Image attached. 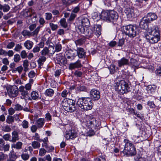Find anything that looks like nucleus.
<instances>
[{
    "mask_svg": "<svg viewBox=\"0 0 161 161\" xmlns=\"http://www.w3.org/2000/svg\"><path fill=\"white\" fill-rule=\"evenodd\" d=\"M114 87L115 91L120 94L126 93L130 89L128 84L123 80L115 83Z\"/></svg>",
    "mask_w": 161,
    "mask_h": 161,
    "instance_id": "nucleus-1",
    "label": "nucleus"
},
{
    "mask_svg": "<svg viewBox=\"0 0 161 161\" xmlns=\"http://www.w3.org/2000/svg\"><path fill=\"white\" fill-rule=\"evenodd\" d=\"M101 18L107 21L111 22L112 20H116L118 18L117 13L113 10H103L101 14Z\"/></svg>",
    "mask_w": 161,
    "mask_h": 161,
    "instance_id": "nucleus-2",
    "label": "nucleus"
},
{
    "mask_svg": "<svg viewBox=\"0 0 161 161\" xmlns=\"http://www.w3.org/2000/svg\"><path fill=\"white\" fill-rule=\"evenodd\" d=\"M77 104L85 110H91L92 107V100L89 97H81L78 99Z\"/></svg>",
    "mask_w": 161,
    "mask_h": 161,
    "instance_id": "nucleus-3",
    "label": "nucleus"
},
{
    "mask_svg": "<svg viewBox=\"0 0 161 161\" xmlns=\"http://www.w3.org/2000/svg\"><path fill=\"white\" fill-rule=\"evenodd\" d=\"M124 142L125 143L123 151L124 154L128 156H132L136 154V148L133 144L126 139H125Z\"/></svg>",
    "mask_w": 161,
    "mask_h": 161,
    "instance_id": "nucleus-4",
    "label": "nucleus"
},
{
    "mask_svg": "<svg viewBox=\"0 0 161 161\" xmlns=\"http://www.w3.org/2000/svg\"><path fill=\"white\" fill-rule=\"evenodd\" d=\"M62 105L64 108L68 112H72L76 110L75 102L71 99H64L62 101Z\"/></svg>",
    "mask_w": 161,
    "mask_h": 161,
    "instance_id": "nucleus-5",
    "label": "nucleus"
},
{
    "mask_svg": "<svg viewBox=\"0 0 161 161\" xmlns=\"http://www.w3.org/2000/svg\"><path fill=\"white\" fill-rule=\"evenodd\" d=\"M123 33L130 38H133L137 34L136 27L131 25H126L125 27Z\"/></svg>",
    "mask_w": 161,
    "mask_h": 161,
    "instance_id": "nucleus-6",
    "label": "nucleus"
},
{
    "mask_svg": "<svg viewBox=\"0 0 161 161\" xmlns=\"http://www.w3.org/2000/svg\"><path fill=\"white\" fill-rule=\"evenodd\" d=\"M145 35L160 36L158 26L156 25H152L148 28Z\"/></svg>",
    "mask_w": 161,
    "mask_h": 161,
    "instance_id": "nucleus-7",
    "label": "nucleus"
},
{
    "mask_svg": "<svg viewBox=\"0 0 161 161\" xmlns=\"http://www.w3.org/2000/svg\"><path fill=\"white\" fill-rule=\"evenodd\" d=\"M100 125V122L94 117H90L87 121V126L91 129H96V128L99 126Z\"/></svg>",
    "mask_w": 161,
    "mask_h": 161,
    "instance_id": "nucleus-8",
    "label": "nucleus"
},
{
    "mask_svg": "<svg viewBox=\"0 0 161 161\" xmlns=\"http://www.w3.org/2000/svg\"><path fill=\"white\" fill-rule=\"evenodd\" d=\"M8 95L10 97H14L18 95V87L15 86H12L7 88Z\"/></svg>",
    "mask_w": 161,
    "mask_h": 161,
    "instance_id": "nucleus-9",
    "label": "nucleus"
},
{
    "mask_svg": "<svg viewBox=\"0 0 161 161\" xmlns=\"http://www.w3.org/2000/svg\"><path fill=\"white\" fill-rule=\"evenodd\" d=\"M77 136V133L74 130H69L65 133L64 137L67 140L73 139Z\"/></svg>",
    "mask_w": 161,
    "mask_h": 161,
    "instance_id": "nucleus-10",
    "label": "nucleus"
},
{
    "mask_svg": "<svg viewBox=\"0 0 161 161\" xmlns=\"http://www.w3.org/2000/svg\"><path fill=\"white\" fill-rule=\"evenodd\" d=\"M145 37L147 41L151 44L157 43L160 39V36L145 35Z\"/></svg>",
    "mask_w": 161,
    "mask_h": 161,
    "instance_id": "nucleus-11",
    "label": "nucleus"
},
{
    "mask_svg": "<svg viewBox=\"0 0 161 161\" xmlns=\"http://www.w3.org/2000/svg\"><path fill=\"white\" fill-rule=\"evenodd\" d=\"M90 95L91 98L94 100H98L100 97V93L97 90L92 89L90 92Z\"/></svg>",
    "mask_w": 161,
    "mask_h": 161,
    "instance_id": "nucleus-12",
    "label": "nucleus"
},
{
    "mask_svg": "<svg viewBox=\"0 0 161 161\" xmlns=\"http://www.w3.org/2000/svg\"><path fill=\"white\" fill-rule=\"evenodd\" d=\"M76 56L75 54L71 50L66 51L64 54L65 58L71 60L74 59Z\"/></svg>",
    "mask_w": 161,
    "mask_h": 161,
    "instance_id": "nucleus-13",
    "label": "nucleus"
},
{
    "mask_svg": "<svg viewBox=\"0 0 161 161\" xmlns=\"http://www.w3.org/2000/svg\"><path fill=\"white\" fill-rule=\"evenodd\" d=\"M23 13L24 16L25 17H31L35 14L34 10L31 8L25 10Z\"/></svg>",
    "mask_w": 161,
    "mask_h": 161,
    "instance_id": "nucleus-14",
    "label": "nucleus"
},
{
    "mask_svg": "<svg viewBox=\"0 0 161 161\" xmlns=\"http://www.w3.org/2000/svg\"><path fill=\"white\" fill-rule=\"evenodd\" d=\"M82 64L79 60H78L75 62L70 63L69 66V69L72 70L75 68H80L82 66Z\"/></svg>",
    "mask_w": 161,
    "mask_h": 161,
    "instance_id": "nucleus-15",
    "label": "nucleus"
},
{
    "mask_svg": "<svg viewBox=\"0 0 161 161\" xmlns=\"http://www.w3.org/2000/svg\"><path fill=\"white\" fill-rule=\"evenodd\" d=\"M134 11V9L130 8H127L125 11L128 18L129 19L135 17Z\"/></svg>",
    "mask_w": 161,
    "mask_h": 161,
    "instance_id": "nucleus-16",
    "label": "nucleus"
},
{
    "mask_svg": "<svg viewBox=\"0 0 161 161\" xmlns=\"http://www.w3.org/2000/svg\"><path fill=\"white\" fill-rule=\"evenodd\" d=\"M149 23V22L145 17H144L140 22V27L143 29H146L148 27V24Z\"/></svg>",
    "mask_w": 161,
    "mask_h": 161,
    "instance_id": "nucleus-17",
    "label": "nucleus"
},
{
    "mask_svg": "<svg viewBox=\"0 0 161 161\" xmlns=\"http://www.w3.org/2000/svg\"><path fill=\"white\" fill-rule=\"evenodd\" d=\"M145 17L150 23L151 21H152L154 20H156L158 17L154 13H149L147 14V16Z\"/></svg>",
    "mask_w": 161,
    "mask_h": 161,
    "instance_id": "nucleus-18",
    "label": "nucleus"
},
{
    "mask_svg": "<svg viewBox=\"0 0 161 161\" xmlns=\"http://www.w3.org/2000/svg\"><path fill=\"white\" fill-rule=\"evenodd\" d=\"M19 133L16 130H14L12 133V139L9 141L15 142L19 140Z\"/></svg>",
    "mask_w": 161,
    "mask_h": 161,
    "instance_id": "nucleus-19",
    "label": "nucleus"
},
{
    "mask_svg": "<svg viewBox=\"0 0 161 161\" xmlns=\"http://www.w3.org/2000/svg\"><path fill=\"white\" fill-rule=\"evenodd\" d=\"M80 23L81 26L83 27H86V28L88 27L90 24V22L88 19L87 18L82 17L80 20Z\"/></svg>",
    "mask_w": 161,
    "mask_h": 161,
    "instance_id": "nucleus-20",
    "label": "nucleus"
},
{
    "mask_svg": "<svg viewBox=\"0 0 161 161\" xmlns=\"http://www.w3.org/2000/svg\"><path fill=\"white\" fill-rule=\"evenodd\" d=\"M19 91L20 92V94L23 97V98H25L29 93L28 91L25 88L24 86H20L19 88Z\"/></svg>",
    "mask_w": 161,
    "mask_h": 161,
    "instance_id": "nucleus-21",
    "label": "nucleus"
},
{
    "mask_svg": "<svg viewBox=\"0 0 161 161\" xmlns=\"http://www.w3.org/2000/svg\"><path fill=\"white\" fill-rule=\"evenodd\" d=\"M118 63V66L119 67H121L124 65H127L129 64V60L125 58H123L119 60Z\"/></svg>",
    "mask_w": 161,
    "mask_h": 161,
    "instance_id": "nucleus-22",
    "label": "nucleus"
},
{
    "mask_svg": "<svg viewBox=\"0 0 161 161\" xmlns=\"http://www.w3.org/2000/svg\"><path fill=\"white\" fill-rule=\"evenodd\" d=\"M45 120L44 118H40L36 121V123L38 128H42L45 123Z\"/></svg>",
    "mask_w": 161,
    "mask_h": 161,
    "instance_id": "nucleus-23",
    "label": "nucleus"
},
{
    "mask_svg": "<svg viewBox=\"0 0 161 161\" xmlns=\"http://www.w3.org/2000/svg\"><path fill=\"white\" fill-rule=\"evenodd\" d=\"M77 55L80 58H82L86 55V52L83 48L81 47L78 48L77 49Z\"/></svg>",
    "mask_w": 161,
    "mask_h": 161,
    "instance_id": "nucleus-24",
    "label": "nucleus"
},
{
    "mask_svg": "<svg viewBox=\"0 0 161 161\" xmlns=\"http://www.w3.org/2000/svg\"><path fill=\"white\" fill-rule=\"evenodd\" d=\"M49 49L52 50V52L51 53L53 54L55 52H58L60 51L62 49L61 45L59 43L56 44L55 46V50H54V47L51 46L49 47Z\"/></svg>",
    "mask_w": 161,
    "mask_h": 161,
    "instance_id": "nucleus-25",
    "label": "nucleus"
},
{
    "mask_svg": "<svg viewBox=\"0 0 161 161\" xmlns=\"http://www.w3.org/2000/svg\"><path fill=\"white\" fill-rule=\"evenodd\" d=\"M33 44V42L32 41L30 40H27L24 43V46L26 48L30 50L32 48Z\"/></svg>",
    "mask_w": 161,
    "mask_h": 161,
    "instance_id": "nucleus-26",
    "label": "nucleus"
},
{
    "mask_svg": "<svg viewBox=\"0 0 161 161\" xmlns=\"http://www.w3.org/2000/svg\"><path fill=\"white\" fill-rule=\"evenodd\" d=\"M23 144L21 142H18L15 144H13L11 147L12 148H15L17 150H20L22 148Z\"/></svg>",
    "mask_w": 161,
    "mask_h": 161,
    "instance_id": "nucleus-27",
    "label": "nucleus"
},
{
    "mask_svg": "<svg viewBox=\"0 0 161 161\" xmlns=\"http://www.w3.org/2000/svg\"><path fill=\"white\" fill-rule=\"evenodd\" d=\"M154 86L152 85H148L147 88V93L149 94H153L155 92Z\"/></svg>",
    "mask_w": 161,
    "mask_h": 161,
    "instance_id": "nucleus-28",
    "label": "nucleus"
},
{
    "mask_svg": "<svg viewBox=\"0 0 161 161\" xmlns=\"http://www.w3.org/2000/svg\"><path fill=\"white\" fill-rule=\"evenodd\" d=\"M10 9V7L8 4L2 5L0 4V10H3L4 12H8Z\"/></svg>",
    "mask_w": 161,
    "mask_h": 161,
    "instance_id": "nucleus-29",
    "label": "nucleus"
},
{
    "mask_svg": "<svg viewBox=\"0 0 161 161\" xmlns=\"http://www.w3.org/2000/svg\"><path fill=\"white\" fill-rule=\"evenodd\" d=\"M76 90L77 92H85L86 91V88L85 86L82 85H78V86L76 88Z\"/></svg>",
    "mask_w": 161,
    "mask_h": 161,
    "instance_id": "nucleus-30",
    "label": "nucleus"
},
{
    "mask_svg": "<svg viewBox=\"0 0 161 161\" xmlns=\"http://www.w3.org/2000/svg\"><path fill=\"white\" fill-rule=\"evenodd\" d=\"M9 157L11 160H14L17 158V156L13 150H11L9 153Z\"/></svg>",
    "mask_w": 161,
    "mask_h": 161,
    "instance_id": "nucleus-31",
    "label": "nucleus"
},
{
    "mask_svg": "<svg viewBox=\"0 0 161 161\" xmlns=\"http://www.w3.org/2000/svg\"><path fill=\"white\" fill-rule=\"evenodd\" d=\"M31 96L32 99L36 100L38 98L39 94L37 92L33 91L31 93Z\"/></svg>",
    "mask_w": 161,
    "mask_h": 161,
    "instance_id": "nucleus-32",
    "label": "nucleus"
},
{
    "mask_svg": "<svg viewBox=\"0 0 161 161\" xmlns=\"http://www.w3.org/2000/svg\"><path fill=\"white\" fill-rule=\"evenodd\" d=\"M60 25L64 28H66L68 27V24L65 19H62L59 21Z\"/></svg>",
    "mask_w": 161,
    "mask_h": 161,
    "instance_id": "nucleus-33",
    "label": "nucleus"
},
{
    "mask_svg": "<svg viewBox=\"0 0 161 161\" xmlns=\"http://www.w3.org/2000/svg\"><path fill=\"white\" fill-rule=\"evenodd\" d=\"M54 93V91L52 89H49L46 90L45 94L46 96L52 97Z\"/></svg>",
    "mask_w": 161,
    "mask_h": 161,
    "instance_id": "nucleus-34",
    "label": "nucleus"
},
{
    "mask_svg": "<svg viewBox=\"0 0 161 161\" xmlns=\"http://www.w3.org/2000/svg\"><path fill=\"white\" fill-rule=\"evenodd\" d=\"M83 29L84 30V33L86 36L89 37L92 36V31L90 29L86 28L85 30V29L83 28Z\"/></svg>",
    "mask_w": 161,
    "mask_h": 161,
    "instance_id": "nucleus-35",
    "label": "nucleus"
},
{
    "mask_svg": "<svg viewBox=\"0 0 161 161\" xmlns=\"http://www.w3.org/2000/svg\"><path fill=\"white\" fill-rule=\"evenodd\" d=\"M31 145L34 149L38 148L40 147V144L37 141H34L31 142Z\"/></svg>",
    "mask_w": 161,
    "mask_h": 161,
    "instance_id": "nucleus-36",
    "label": "nucleus"
},
{
    "mask_svg": "<svg viewBox=\"0 0 161 161\" xmlns=\"http://www.w3.org/2000/svg\"><path fill=\"white\" fill-rule=\"evenodd\" d=\"M29 157L30 155L27 153H22L21 154V158L24 161L28 160L29 159Z\"/></svg>",
    "mask_w": 161,
    "mask_h": 161,
    "instance_id": "nucleus-37",
    "label": "nucleus"
},
{
    "mask_svg": "<svg viewBox=\"0 0 161 161\" xmlns=\"http://www.w3.org/2000/svg\"><path fill=\"white\" fill-rule=\"evenodd\" d=\"M116 68L117 69V67H116L114 65L111 64L108 67L110 73L112 74H114L115 72Z\"/></svg>",
    "mask_w": 161,
    "mask_h": 161,
    "instance_id": "nucleus-38",
    "label": "nucleus"
},
{
    "mask_svg": "<svg viewBox=\"0 0 161 161\" xmlns=\"http://www.w3.org/2000/svg\"><path fill=\"white\" fill-rule=\"evenodd\" d=\"M21 125L24 129H27L29 128V123L26 120H24L22 122Z\"/></svg>",
    "mask_w": 161,
    "mask_h": 161,
    "instance_id": "nucleus-39",
    "label": "nucleus"
},
{
    "mask_svg": "<svg viewBox=\"0 0 161 161\" xmlns=\"http://www.w3.org/2000/svg\"><path fill=\"white\" fill-rule=\"evenodd\" d=\"M51 49L49 50L47 47H45L41 52V54L43 56H45L48 54L49 51H50Z\"/></svg>",
    "mask_w": 161,
    "mask_h": 161,
    "instance_id": "nucleus-40",
    "label": "nucleus"
},
{
    "mask_svg": "<svg viewBox=\"0 0 161 161\" xmlns=\"http://www.w3.org/2000/svg\"><path fill=\"white\" fill-rule=\"evenodd\" d=\"M85 42V39L84 38H81L76 40L75 43L76 45H81Z\"/></svg>",
    "mask_w": 161,
    "mask_h": 161,
    "instance_id": "nucleus-41",
    "label": "nucleus"
},
{
    "mask_svg": "<svg viewBox=\"0 0 161 161\" xmlns=\"http://www.w3.org/2000/svg\"><path fill=\"white\" fill-rule=\"evenodd\" d=\"M46 58L45 57L43 56L40 57L37 60L38 63L41 65H42L43 63L46 61Z\"/></svg>",
    "mask_w": 161,
    "mask_h": 161,
    "instance_id": "nucleus-42",
    "label": "nucleus"
},
{
    "mask_svg": "<svg viewBox=\"0 0 161 161\" xmlns=\"http://www.w3.org/2000/svg\"><path fill=\"white\" fill-rule=\"evenodd\" d=\"M130 63L132 65L134 66L137 67L138 66V63L137 61L133 58L130 59Z\"/></svg>",
    "mask_w": 161,
    "mask_h": 161,
    "instance_id": "nucleus-43",
    "label": "nucleus"
},
{
    "mask_svg": "<svg viewBox=\"0 0 161 161\" xmlns=\"http://www.w3.org/2000/svg\"><path fill=\"white\" fill-rule=\"evenodd\" d=\"M6 121L8 124L14 122V117L12 116H8L7 118Z\"/></svg>",
    "mask_w": 161,
    "mask_h": 161,
    "instance_id": "nucleus-44",
    "label": "nucleus"
},
{
    "mask_svg": "<svg viewBox=\"0 0 161 161\" xmlns=\"http://www.w3.org/2000/svg\"><path fill=\"white\" fill-rule=\"evenodd\" d=\"M2 130L5 132H10L11 130L10 127L8 125H6L2 127Z\"/></svg>",
    "mask_w": 161,
    "mask_h": 161,
    "instance_id": "nucleus-45",
    "label": "nucleus"
},
{
    "mask_svg": "<svg viewBox=\"0 0 161 161\" xmlns=\"http://www.w3.org/2000/svg\"><path fill=\"white\" fill-rule=\"evenodd\" d=\"M23 69V67L20 66L14 69L13 71L14 72H15L17 71L19 74H20L22 72Z\"/></svg>",
    "mask_w": 161,
    "mask_h": 161,
    "instance_id": "nucleus-46",
    "label": "nucleus"
},
{
    "mask_svg": "<svg viewBox=\"0 0 161 161\" xmlns=\"http://www.w3.org/2000/svg\"><path fill=\"white\" fill-rule=\"evenodd\" d=\"M47 149L48 152H52L54 150V147L53 146H49L47 144L43 146Z\"/></svg>",
    "mask_w": 161,
    "mask_h": 161,
    "instance_id": "nucleus-47",
    "label": "nucleus"
},
{
    "mask_svg": "<svg viewBox=\"0 0 161 161\" xmlns=\"http://www.w3.org/2000/svg\"><path fill=\"white\" fill-rule=\"evenodd\" d=\"M21 34L25 36H30L31 35V33L29 31L26 30L23 31L21 32Z\"/></svg>",
    "mask_w": 161,
    "mask_h": 161,
    "instance_id": "nucleus-48",
    "label": "nucleus"
},
{
    "mask_svg": "<svg viewBox=\"0 0 161 161\" xmlns=\"http://www.w3.org/2000/svg\"><path fill=\"white\" fill-rule=\"evenodd\" d=\"M46 152V150H45L44 148H41L39 150V156H43L45 154Z\"/></svg>",
    "mask_w": 161,
    "mask_h": 161,
    "instance_id": "nucleus-49",
    "label": "nucleus"
},
{
    "mask_svg": "<svg viewBox=\"0 0 161 161\" xmlns=\"http://www.w3.org/2000/svg\"><path fill=\"white\" fill-rule=\"evenodd\" d=\"M42 26H39L37 27L36 29L32 32L33 36H37L40 29Z\"/></svg>",
    "mask_w": 161,
    "mask_h": 161,
    "instance_id": "nucleus-50",
    "label": "nucleus"
},
{
    "mask_svg": "<svg viewBox=\"0 0 161 161\" xmlns=\"http://www.w3.org/2000/svg\"><path fill=\"white\" fill-rule=\"evenodd\" d=\"M49 25L52 31H55L58 28L57 25L54 24L53 23H50Z\"/></svg>",
    "mask_w": 161,
    "mask_h": 161,
    "instance_id": "nucleus-51",
    "label": "nucleus"
},
{
    "mask_svg": "<svg viewBox=\"0 0 161 161\" xmlns=\"http://www.w3.org/2000/svg\"><path fill=\"white\" fill-rule=\"evenodd\" d=\"M14 60L15 62H18L20 60V57L19 55V54H15L14 56Z\"/></svg>",
    "mask_w": 161,
    "mask_h": 161,
    "instance_id": "nucleus-52",
    "label": "nucleus"
},
{
    "mask_svg": "<svg viewBox=\"0 0 161 161\" xmlns=\"http://www.w3.org/2000/svg\"><path fill=\"white\" fill-rule=\"evenodd\" d=\"M52 16L51 13H45V19L47 20H50L52 18Z\"/></svg>",
    "mask_w": 161,
    "mask_h": 161,
    "instance_id": "nucleus-53",
    "label": "nucleus"
},
{
    "mask_svg": "<svg viewBox=\"0 0 161 161\" xmlns=\"http://www.w3.org/2000/svg\"><path fill=\"white\" fill-rule=\"evenodd\" d=\"M10 148L9 145L8 144H4L2 149V150H3L4 152H6L9 151Z\"/></svg>",
    "mask_w": 161,
    "mask_h": 161,
    "instance_id": "nucleus-54",
    "label": "nucleus"
},
{
    "mask_svg": "<svg viewBox=\"0 0 161 161\" xmlns=\"http://www.w3.org/2000/svg\"><path fill=\"white\" fill-rule=\"evenodd\" d=\"M40 137L39 135L37 133H36L35 135L33 136V138L34 140L38 141L39 142H41V139L40 138Z\"/></svg>",
    "mask_w": 161,
    "mask_h": 161,
    "instance_id": "nucleus-55",
    "label": "nucleus"
},
{
    "mask_svg": "<svg viewBox=\"0 0 161 161\" xmlns=\"http://www.w3.org/2000/svg\"><path fill=\"white\" fill-rule=\"evenodd\" d=\"M86 134L87 136H91L94 135L95 133L93 130L90 129L87 132Z\"/></svg>",
    "mask_w": 161,
    "mask_h": 161,
    "instance_id": "nucleus-56",
    "label": "nucleus"
},
{
    "mask_svg": "<svg viewBox=\"0 0 161 161\" xmlns=\"http://www.w3.org/2000/svg\"><path fill=\"white\" fill-rule=\"evenodd\" d=\"M13 17V15L12 14L8 13L6 15H4L3 18L5 20H7L8 19Z\"/></svg>",
    "mask_w": 161,
    "mask_h": 161,
    "instance_id": "nucleus-57",
    "label": "nucleus"
},
{
    "mask_svg": "<svg viewBox=\"0 0 161 161\" xmlns=\"http://www.w3.org/2000/svg\"><path fill=\"white\" fill-rule=\"evenodd\" d=\"M76 17V15L74 13H72L70 16L69 18L68 19V21H73L75 19V17Z\"/></svg>",
    "mask_w": 161,
    "mask_h": 161,
    "instance_id": "nucleus-58",
    "label": "nucleus"
},
{
    "mask_svg": "<svg viewBox=\"0 0 161 161\" xmlns=\"http://www.w3.org/2000/svg\"><path fill=\"white\" fill-rule=\"evenodd\" d=\"M45 118L47 121L52 120V116L48 112L46 114Z\"/></svg>",
    "mask_w": 161,
    "mask_h": 161,
    "instance_id": "nucleus-59",
    "label": "nucleus"
},
{
    "mask_svg": "<svg viewBox=\"0 0 161 161\" xmlns=\"http://www.w3.org/2000/svg\"><path fill=\"white\" fill-rule=\"evenodd\" d=\"M22 47L20 44H17L15 45L14 50L16 51L19 52L22 49Z\"/></svg>",
    "mask_w": 161,
    "mask_h": 161,
    "instance_id": "nucleus-60",
    "label": "nucleus"
},
{
    "mask_svg": "<svg viewBox=\"0 0 161 161\" xmlns=\"http://www.w3.org/2000/svg\"><path fill=\"white\" fill-rule=\"evenodd\" d=\"M37 125H32L31 127V130L32 132L34 133L36 131L37 129Z\"/></svg>",
    "mask_w": 161,
    "mask_h": 161,
    "instance_id": "nucleus-61",
    "label": "nucleus"
},
{
    "mask_svg": "<svg viewBox=\"0 0 161 161\" xmlns=\"http://www.w3.org/2000/svg\"><path fill=\"white\" fill-rule=\"evenodd\" d=\"M39 22L40 24L42 25L41 26L42 27L43 26L44 24L45 23V21L43 18L40 17L39 19Z\"/></svg>",
    "mask_w": 161,
    "mask_h": 161,
    "instance_id": "nucleus-62",
    "label": "nucleus"
},
{
    "mask_svg": "<svg viewBox=\"0 0 161 161\" xmlns=\"http://www.w3.org/2000/svg\"><path fill=\"white\" fill-rule=\"evenodd\" d=\"M20 56L22 58H25L27 56V54L25 51L23 50L20 53Z\"/></svg>",
    "mask_w": 161,
    "mask_h": 161,
    "instance_id": "nucleus-63",
    "label": "nucleus"
},
{
    "mask_svg": "<svg viewBox=\"0 0 161 161\" xmlns=\"http://www.w3.org/2000/svg\"><path fill=\"white\" fill-rule=\"evenodd\" d=\"M155 73L157 75H161V66H159L157 68L155 71Z\"/></svg>",
    "mask_w": 161,
    "mask_h": 161,
    "instance_id": "nucleus-64",
    "label": "nucleus"
}]
</instances>
